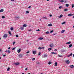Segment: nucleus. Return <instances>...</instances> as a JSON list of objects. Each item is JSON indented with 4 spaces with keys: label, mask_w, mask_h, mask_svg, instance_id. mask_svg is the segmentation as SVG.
<instances>
[{
    "label": "nucleus",
    "mask_w": 74,
    "mask_h": 74,
    "mask_svg": "<svg viewBox=\"0 0 74 74\" xmlns=\"http://www.w3.org/2000/svg\"><path fill=\"white\" fill-rule=\"evenodd\" d=\"M8 36V34H5L3 36V38H7V36Z\"/></svg>",
    "instance_id": "f257e3e1"
},
{
    "label": "nucleus",
    "mask_w": 74,
    "mask_h": 74,
    "mask_svg": "<svg viewBox=\"0 0 74 74\" xmlns=\"http://www.w3.org/2000/svg\"><path fill=\"white\" fill-rule=\"evenodd\" d=\"M66 62L67 64H69L70 63V61L67 60H66Z\"/></svg>",
    "instance_id": "f03ea898"
},
{
    "label": "nucleus",
    "mask_w": 74,
    "mask_h": 74,
    "mask_svg": "<svg viewBox=\"0 0 74 74\" xmlns=\"http://www.w3.org/2000/svg\"><path fill=\"white\" fill-rule=\"evenodd\" d=\"M23 56V55L22 54H20L19 55V57L20 58H22V56Z\"/></svg>",
    "instance_id": "7ed1b4c3"
},
{
    "label": "nucleus",
    "mask_w": 74,
    "mask_h": 74,
    "mask_svg": "<svg viewBox=\"0 0 74 74\" xmlns=\"http://www.w3.org/2000/svg\"><path fill=\"white\" fill-rule=\"evenodd\" d=\"M15 65L17 66L18 65H19V62H16L14 63Z\"/></svg>",
    "instance_id": "20e7f679"
},
{
    "label": "nucleus",
    "mask_w": 74,
    "mask_h": 74,
    "mask_svg": "<svg viewBox=\"0 0 74 74\" xmlns=\"http://www.w3.org/2000/svg\"><path fill=\"white\" fill-rule=\"evenodd\" d=\"M21 51V49H19V50H18L17 51V52H18V53H20V52Z\"/></svg>",
    "instance_id": "39448f33"
},
{
    "label": "nucleus",
    "mask_w": 74,
    "mask_h": 74,
    "mask_svg": "<svg viewBox=\"0 0 74 74\" xmlns=\"http://www.w3.org/2000/svg\"><path fill=\"white\" fill-rule=\"evenodd\" d=\"M69 67L71 68H74V65H72L70 66Z\"/></svg>",
    "instance_id": "423d86ee"
},
{
    "label": "nucleus",
    "mask_w": 74,
    "mask_h": 74,
    "mask_svg": "<svg viewBox=\"0 0 74 74\" xmlns=\"http://www.w3.org/2000/svg\"><path fill=\"white\" fill-rule=\"evenodd\" d=\"M49 46L50 47H51V48H52L53 47V45L51 44V45H50Z\"/></svg>",
    "instance_id": "0eeeda50"
},
{
    "label": "nucleus",
    "mask_w": 74,
    "mask_h": 74,
    "mask_svg": "<svg viewBox=\"0 0 74 74\" xmlns=\"http://www.w3.org/2000/svg\"><path fill=\"white\" fill-rule=\"evenodd\" d=\"M48 26H52V24H49L48 25Z\"/></svg>",
    "instance_id": "6e6552de"
},
{
    "label": "nucleus",
    "mask_w": 74,
    "mask_h": 74,
    "mask_svg": "<svg viewBox=\"0 0 74 74\" xmlns=\"http://www.w3.org/2000/svg\"><path fill=\"white\" fill-rule=\"evenodd\" d=\"M51 53H52V54H55V55H56L57 54V53H54L53 52H51Z\"/></svg>",
    "instance_id": "1a4fd4ad"
},
{
    "label": "nucleus",
    "mask_w": 74,
    "mask_h": 74,
    "mask_svg": "<svg viewBox=\"0 0 74 74\" xmlns=\"http://www.w3.org/2000/svg\"><path fill=\"white\" fill-rule=\"evenodd\" d=\"M33 54H35L36 53V51H33Z\"/></svg>",
    "instance_id": "9d476101"
},
{
    "label": "nucleus",
    "mask_w": 74,
    "mask_h": 74,
    "mask_svg": "<svg viewBox=\"0 0 74 74\" xmlns=\"http://www.w3.org/2000/svg\"><path fill=\"white\" fill-rule=\"evenodd\" d=\"M71 42L70 41L68 42H66V44H71Z\"/></svg>",
    "instance_id": "9b49d317"
},
{
    "label": "nucleus",
    "mask_w": 74,
    "mask_h": 74,
    "mask_svg": "<svg viewBox=\"0 0 74 74\" xmlns=\"http://www.w3.org/2000/svg\"><path fill=\"white\" fill-rule=\"evenodd\" d=\"M38 40H43V39H44V38H39L38 39Z\"/></svg>",
    "instance_id": "f8f14e48"
},
{
    "label": "nucleus",
    "mask_w": 74,
    "mask_h": 74,
    "mask_svg": "<svg viewBox=\"0 0 74 74\" xmlns=\"http://www.w3.org/2000/svg\"><path fill=\"white\" fill-rule=\"evenodd\" d=\"M24 29V28L23 27H21L20 28L21 30H23Z\"/></svg>",
    "instance_id": "ddd939ff"
},
{
    "label": "nucleus",
    "mask_w": 74,
    "mask_h": 74,
    "mask_svg": "<svg viewBox=\"0 0 74 74\" xmlns=\"http://www.w3.org/2000/svg\"><path fill=\"white\" fill-rule=\"evenodd\" d=\"M44 58H47V54H45L44 55Z\"/></svg>",
    "instance_id": "4468645a"
},
{
    "label": "nucleus",
    "mask_w": 74,
    "mask_h": 74,
    "mask_svg": "<svg viewBox=\"0 0 74 74\" xmlns=\"http://www.w3.org/2000/svg\"><path fill=\"white\" fill-rule=\"evenodd\" d=\"M4 11V10L3 9H1L0 10V12H3Z\"/></svg>",
    "instance_id": "2eb2a0df"
},
{
    "label": "nucleus",
    "mask_w": 74,
    "mask_h": 74,
    "mask_svg": "<svg viewBox=\"0 0 74 74\" xmlns=\"http://www.w3.org/2000/svg\"><path fill=\"white\" fill-rule=\"evenodd\" d=\"M68 11V9H65L64 10V11Z\"/></svg>",
    "instance_id": "dca6fc26"
},
{
    "label": "nucleus",
    "mask_w": 74,
    "mask_h": 74,
    "mask_svg": "<svg viewBox=\"0 0 74 74\" xmlns=\"http://www.w3.org/2000/svg\"><path fill=\"white\" fill-rule=\"evenodd\" d=\"M65 31V30H62V31H61V33H64V32Z\"/></svg>",
    "instance_id": "f3484780"
},
{
    "label": "nucleus",
    "mask_w": 74,
    "mask_h": 74,
    "mask_svg": "<svg viewBox=\"0 0 74 74\" xmlns=\"http://www.w3.org/2000/svg\"><path fill=\"white\" fill-rule=\"evenodd\" d=\"M8 33H9V34H10V36H11V35H12V34H11V32L9 31Z\"/></svg>",
    "instance_id": "a211bd4d"
},
{
    "label": "nucleus",
    "mask_w": 74,
    "mask_h": 74,
    "mask_svg": "<svg viewBox=\"0 0 74 74\" xmlns=\"http://www.w3.org/2000/svg\"><path fill=\"white\" fill-rule=\"evenodd\" d=\"M71 47H72V44H70V45H69V48H71Z\"/></svg>",
    "instance_id": "6ab92c4d"
},
{
    "label": "nucleus",
    "mask_w": 74,
    "mask_h": 74,
    "mask_svg": "<svg viewBox=\"0 0 74 74\" xmlns=\"http://www.w3.org/2000/svg\"><path fill=\"white\" fill-rule=\"evenodd\" d=\"M66 7H68L69 6V4H66Z\"/></svg>",
    "instance_id": "aec40b11"
},
{
    "label": "nucleus",
    "mask_w": 74,
    "mask_h": 74,
    "mask_svg": "<svg viewBox=\"0 0 74 74\" xmlns=\"http://www.w3.org/2000/svg\"><path fill=\"white\" fill-rule=\"evenodd\" d=\"M63 17V15L62 14H61L60 15V16L59 17V18H61V17Z\"/></svg>",
    "instance_id": "412c9836"
},
{
    "label": "nucleus",
    "mask_w": 74,
    "mask_h": 74,
    "mask_svg": "<svg viewBox=\"0 0 74 74\" xmlns=\"http://www.w3.org/2000/svg\"><path fill=\"white\" fill-rule=\"evenodd\" d=\"M27 26V25L26 24H24L23 25V27H26V26Z\"/></svg>",
    "instance_id": "4be33fe9"
},
{
    "label": "nucleus",
    "mask_w": 74,
    "mask_h": 74,
    "mask_svg": "<svg viewBox=\"0 0 74 74\" xmlns=\"http://www.w3.org/2000/svg\"><path fill=\"white\" fill-rule=\"evenodd\" d=\"M60 2L63 3V2H64V1H63V0H61V1H60Z\"/></svg>",
    "instance_id": "5701e85b"
},
{
    "label": "nucleus",
    "mask_w": 74,
    "mask_h": 74,
    "mask_svg": "<svg viewBox=\"0 0 74 74\" xmlns=\"http://www.w3.org/2000/svg\"><path fill=\"white\" fill-rule=\"evenodd\" d=\"M58 64L57 62L55 63V66H57V64Z\"/></svg>",
    "instance_id": "b1692460"
},
{
    "label": "nucleus",
    "mask_w": 74,
    "mask_h": 74,
    "mask_svg": "<svg viewBox=\"0 0 74 74\" xmlns=\"http://www.w3.org/2000/svg\"><path fill=\"white\" fill-rule=\"evenodd\" d=\"M48 51H51V50H52V48H49L48 49Z\"/></svg>",
    "instance_id": "393cba45"
},
{
    "label": "nucleus",
    "mask_w": 74,
    "mask_h": 74,
    "mask_svg": "<svg viewBox=\"0 0 74 74\" xmlns=\"http://www.w3.org/2000/svg\"><path fill=\"white\" fill-rule=\"evenodd\" d=\"M26 14H29V12L28 11H27L26 12Z\"/></svg>",
    "instance_id": "a878e982"
},
{
    "label": "nucleus",
    "mask_w": 74,
    "mask_h": 74,
    "mask_svg": "<svg viewBox=\"0 0 74 74\" xmlns=\"http://www.w3.org/2000/svg\"><path fill=\"white\" fill-rule=\"evenodd\" d=\"M14 18H16V19H19L20 17H17L16 16Z\"/></svg>",
    "instance_id": "bb28decb"
},
{
    "label": "nucleus",
    "mask_w": 74,
    "mask_h": 74,
    "mask_svg": "<svg viewBox=\"0 0 74 74\" xmlns=\"http://www.w3.org/2000/svg\"><path fill=\"white\" fill-rule=\"evenodd\" d=\"M49 33V32H46V34H48Z\"/></svg>",
    "instance_id": "cd10ccee"
},
{
    "label": "nucleus",
    "mask_w": 74,
    "mask_h": 74,
    "mask_svg": "<svg viewBox=\"0 0 74 74\" xmlns=\"http://www.w3.org/2000/svg\"><path fill=\"white\" fill-rule=\"evenodd\" d=\"M37 64H40V62H36Z\"/></svg>",
    "instance_id": "c85d7f7f"
},
{
    "label": "nucleus",
    "mask_w": 74,
    "mask_h": 74,
    "mask_svg": "<svg viewBox=\"0 0 74 74\" xmlns=\"http://www.w3.org/2000/svg\"><path fill=\"white\" fill-rule=\"evenodd\" d=\"M10 52H11V51H10V50H8V53H10Z\"/></svg>",
    "instance_id": "c756f323"
},
{
    "label": "nucleus",
    "mask_w": 74,
    "mask_h": 74,
    "mask_svg": "<svg viewBox=\"0 0 74 74\" xmlns=\"http://www.w3.org/2000/svg\"><path fill=\"white\" fill-rule=\"evenodd\" d=\"M10 69V67L8 68L7 70V71H9Z\"/></svg>",
    "instance_id": "7c9ffc66"
},
{
    "label": "nucleus",
    "mask_w": 74,
    "mask_h": 74,
    "mask_svg": "<svg viewBox=\"0 0 74 74\" xmlns=\"http://www.w3.org/2000/svg\"><path fill=\"white\" fill-rule=\"evenodd\" d=\"M38 49H42V47H39L38 48Z\"/></svg>",
    "instance_id": "2f4dec72"
},
{
    "label": "nucleus",
    "mask_w": 74,
    "mask_h": 74,
    "mask_svg": "<svg viewBox=\"0 0 74 74\" xmlns=\"http://www.w3.org/2000/svg\"><path fill=\"white\" fill-rule=\"evenodd\" d=\"M72 15V14H68V16H71Z\"/></svg>",
    "instance_id": "473e14b6"
},
{
    "label": "nucleus",
    "mask_w": 74,
    "mask_h": 74,
    "mask_svg": "<svg viewBox=\"0 0 74 74\" xmlns=\"http://www.w3.org/2000/svg\"><path fill=\"white\" fill-rule=\"evenodd\" d=\"M40 55H41V52H39L38 55L39 56H40Z\"/></svg>",
    "instance_id": "72a5a7b5"
},
{
    "label": "nucleus",
    "mask_w": 74,
    "mask_h": 74,
    "mask_svg": "<svg viewBox=\"0 0 74 74\" xmlns=\"http://www.w3.org/2000/svg\"><path fill=\"white\" fill-rule=\"evenodd\" d=\"M10 29H11V30H13L14 28H13V27H12Z\"/></svg>",
    "instance_id": "f704fd0d"
},
{
    "label": "nucleus",
    "mask_w": 74,
    "mask_h": 74,
    "mask_svg": "<svg viewBox=\"0 0 74 74\" xmlns=\"http://www.w3.org/2000/svg\"><path fill=\"white\" fill-rule=\"evenodd\" d=\"M63 7L62 6H60L59 7V8H60V9H61V8H62Z\"/></svg>",
    "instance_id": "c9c22d12"
},
{
    "label": "nucleus",
    "mask_w": 74,
    "mask_h": 74,
    "mask_svg": "<svg viewBox=\"0 0 74 74\" xmlns=\"http://www.w3.org/2000/svg\"><path fill=\"white\" fill-rule=\"evenodd\" d=\"M65 23H66V22H64L62 23V25H64V24H65Z\"/></svg>",
    "instance_id": "e433bc0d"
},
{
    "label": "nucleus",
    "mask_w": 74,
    "mask_h": 74,
    "mask_svg": "<svg viewBox=\"0 0 74 74\" xmlns=\"http://www.w3.org/2000/svg\"><path fill=\"white\" fill-rule=\"evenodd\" d=\"M43 18L44 19H47V18L46 17H44Z\"/></svg>",
    "instance_id": "4c0bfd02"
},
{
    "label": "nucleus",
    "mask_w": 74,
    "mask_h": 74,
    "mask_svg": "<svg viewBox=\"0 0 74 74\" xmlns=\"http://www.w3.org/2000/svg\"><path fill=\"white\" fill-rule=\"evenodd\" d=\"M48 64H51V62H49L48 63Z\"/></svg>",
    "instance_id": "58836bf2"
},
{
    "label": "nucleus",
    "mask_w": 74,
    "mask_h": 74,
    "mask_svg": "<svg viewBox=\"0 0 74 74\" xmlns=\"http://www.w3.org/2000/svg\"><path fill=\"white\" fill-rule=\"evenodd\" d=\"M35 60V58H33L32 59V60L33 61V60Z\"/></svg>",
    "instance_id": "ea45409f"
},
{
    "label": "nucleus",
    "mask_w": 74,
    "mask_h": 74,
    "mask_svg": "<svg viewBox=\"0 0 74 74\" xmlns=\"http://www.w3.org/2000/svg\"><path fill=\"white\" fill-rule=\"evenodd\" d=\"M52 32H53V30H52L50 32V33H52Z\"/></svg>",
    "instance_id": "a19ab883"
},
{
    "label": "nucleus",
    "mask_w": 74,
    "mask_h": 74,
    "mask_svg": "<svg viewBox=\"0 0 74 74\" xmlns=\"http://www.w3.org/2000/svg\"><path fill=\"white\" fill-rule=\"evenodd\" d=\"M74 5H72V8H74Z\"/></svg>",
    "instance_id": "79ce46f5"
},
{
    "label": "nucleus",
    "mask_w": 74,
    "mask_h": 74,
    "mask_svg": "<svg viewBox=\"0 0 74 74\" xmlns=\"http://www.w3.org/2000/svg\"><path fill=\"white\" fill-rule=\"evenodd\" d=\"M44 48H45V47H42V49H44Z\"/></svg>",
    "instance_id": "37998d69"
},
{
    "label": "nucleus",
    "mask_w": 74,
    "mask_h": 74,
    "mask_svg": "<svg viewBox=\"0 0 74 74\" xmlns=\"http://www.w3.org/2000/svg\"><path fill=\"white\" fill-rule=\"evenodd\" d=\"M72 53H71V54H70L69 55V56H72Z\"/></svg>",
    "instance_id": "c03bdc74"
},
{
    "label": "nucleus",
    "mask_w": 74,
    "mask_h": 74,
    "mask_svg": "<svg viewBox=\"0 0 74 74\" xmlns=\"http://www.w3.org/2000/svg\"><path fill=\"white\" fill-rule=\"evenodd\" d=\"M16 37H18V35H16Z\"/></svg>",
    "instance_id": "a18cd8bd"
},
{
    "label": "nucleus",
    "mask_w": 74,
    "mask_h": 74,
    "mask_svg": "<svg viewBox=\"0 0 74 74\" xmlns=\"http://www.w3.org/2000/svg\"><path fill=\"white\" fill-rule=\"evenodd\" d=\"M2 18H5V16H2Z\"/></svg>",
    "instance_id": "49530a36"
},
{
    "label": "nucleus",
    "mask_w": 74,
    "mask_h": 74,
    "mask_svg": "<svg viewBox=\"0 0 74 74\" xmlns=\"http://www.w3.org/2000/svg\"><path fill=\"white\" fill-rule=\"evenodd\" d=\"M58 56H59V57H62V56H60V55H58Z\"/></svg>",
    "instance_id": "de8ad7c7"
},
{
    "label": "nucleus",
    "mask_w": 74,
    "mask_h": 74,
    "mask_svg": "<svg viewBox=\"0 0 74 74\" xmlns=\"http://www.w3.org/2000/svg\"><path fill=\"white\" fill-rule=\"evenodd\" d=\"M15 49V47H14L13 49H12V50H14V49Z\"/></svg>",
    "instance_id": "09e8293b"
},
{
    "label": "nucleus",
    "mask_w": 74,
    "mask_h": 74,
    "mask_svg": "<svg viewBox=\"0 0 74 74\" xmlns=\"http://www.w3.org/2000/svg\"><path fill=\"white\" fill-rule=\"evenodd\" d=\"M40 31V30L39 29H38L36 30V31L37 32H39V31Z\"/></svg>",
    "instance_id": "8fccbe9b"
},
{
    "label": "nucleus",
    "mask_w": 74,
    "mask_h": 74,
    "mask_svg": "<svg viewBox=\"0 0 74 74\" xmlns=\"http://www.w3.org/2000/svg\"><path fill=\"white\" fill-rule=\"evenodd\" d=\"M15 42H13V45H14V44H15Z\"/></svg>",
    "instance_id": "3c124183"
},
{
    "label": "nucleus",
    "mask_w": 74,
    "mask_h": 74,
    "mask_svg": "<svg viewBox=\"0 0 74 74\" xmlns=\"http://www.w3.org/2000/svg\"><path fill=\"white\" fill-rule=\"evenodd\" d=\"M54 51H57V49H55L54 50Z\"/></svg>",
    "instance_id": "603ef678"
},
{
    "label": "nucleus",
    "mask_w": 74,
    "mask_h": 74,
    "mask_svg": "<svg viewBox=\"0 0 74 74\" xmlns=\"http://www.w3.org/2000/svg\"><path fill=\"white\" fill-rule=\"evenodd\" d=\"M31 8V6H29L28 7V8Z\"/></svg>",
    "instance_id": "864d4df0"
},
{
    "label": "nucleus",
    "mask_w": 74,
    "mask_h": 74,
    "mask_svg": "<svg viewBox=\"0 0 74 74\" xmlns=\"http://www.w3.org/2000/svg\"><path fill=\"white\" fill-rule=\"evenodd\" d=\"M29 51H27L26 52V53H29Z\"/></svg>",
    "instance_id": "5fc2aeb1"
},
{
    "label": "nucleus",
    "mask_w": 74,
    "mask_h": 74,
    "mask_svg": "<svg viewBox=\"0 0 74 74\" xmlns=\"http://www.w3.org/2000/svg\"><path fill=\"white\" fill-rule=\"evenodd\" d=\"M3 56H4V57H5V56L6 55H3Z\"/></svg>",
    "instance_id": "6e6d98bb"
},
{
    "label": "nucleus",
    "mask_w": 74,
    "mask_h": 74,
    "mask_svg": "<svg viewBox=\"0 0 74 74\" xmlns=\"http://www.w3.org/2000/svg\"><path fill=\"white\" fill-rule=\"evenodd\" d=\"M49 16H51H51H52V15H51V14H50V15H49Z\"/></svg>",
    "instance_id": "4d7b16f0"
},
{
    "label": "nucleus",
    "mask_w": 74,
    "mask_h": 74,
    "mask_svg": "<svg viewBox=\"0 0 74 74\" xmlns=\"http://www.w3.org/2000/svg\"><path fill=\"white\" fill-rule=\"evenodd\" d=\"M10 48H11V47H9L8 49H10Z\"/></svg>",
    "instance_id": "13d9d810"
},
{
    "label": "nucleus",
    "mask_w": 74,
    "mask_h": 74,
    "mask_svg": "<svg viewBox=\"0 0 74 74\" xmlns=\"http://www.w3.org/2000/svg\"><path fill=\"white\" fill-rule=\"evenodd\" d=\"M27 70V68H26L25 69V70Z\"/></svg>",
    "instance_id": "bf43d9fd"
},
{
    "label": "nucleus",
    "mask_w": 74,
    "mask_h": 74,
    "mask_svg": "<svg viewBox=\"0 0 74 74\" xmlns=\"http://www.w3.org/2000/svg\"><path fill=\"white\" fill-rule=\"evenodd\" d=\"M68 56V58H69V57H70V55H69L68 56Z\"/></svg>",
    "instance_id": "052dcab7"
},
{
    "label": "nucleus",
    "mask_w": 74,
    "mask_h": 74,
    "mask_svg": "<svg viewBox=\"0 0 74 74\" xmlns=\"http://www.w3.org/2000/svg\"><path fill=\"white\" fill-rule=\"evenodd\" d=\"M65 3H66L67 2V1H64V2Z\"/></svg>",
    "instance_id": "680f3d73"
},
{
    "label": "nucleus",
    "mask_w": 74,
    "mask_h": 74,
    "mask_svg": "<svg viewBox=\"0 0 74 74\" xmlns=\"http://www.w3.org/2000/svg\"><path fill=\"white\" fill-rule=\"evenodd\" d=\"M14 0H11V1H14Z\"/></svg>",
    "instance_id": "e2e57ef3"
},
{
    "label": "nucleus",
    "mask_w": 74,
    "mask_h": 74,
    "mask_svg": "<svg viewBox=\"0 0 74 74\" xmlns=\"http://www.w3.org/2000/svg\"><path fill=\"white\" fill-rule=\"evenodd\" d=\"M54 35H55V34H53V36H54Z\"/></svg>",
    "instance_id": "0e129e2a"
},
{
    "label": "nucleus",
    "mask_w": 74,
    "mask_h": 74,
    "mask_svg": "<svg viewBox=\"0 0 74 74\" xmlns=\"http://www.w3.org/2000/svg\"><path fill=\"white\" fill-rule=\"evenodd\" d=\"M5 52H8V51L6 50L5 51Z\"/></svg>",
    "instance_id": "69168bd1"
},
{
    "label": "nucleus",
    "mask_w": 74,
    "mask_h": 74,
    "mask_svg": "<svg viewBox=\"0 0 74 74\" xmlns=\"http://www.w3.org/2000/svg\"><path fill=\"white\" fill-rule=\"evenodd\" d=\"M22 74H26L25 73H23Z\"/></svg>",
    "instance_id": "338daca9"
},
{
    "label": "nucleus",
    "mask_w": 74,
    "mask_h": 74,
    "mask_svg": "<svg viewBox=\"0 0 74 74\" xmlns=\"http://www.w3.org/2000/svg\"><path fill=\"white\" fill-rule=\"evenodd\" d=\"M73 18H74V16H73Z\"/></svg>",
    "instance_id": "774afa93"
}]
</instances>
